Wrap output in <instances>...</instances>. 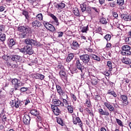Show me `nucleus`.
Listing matches in <instances>:
<instances>
[{
	"label": "nucleus",
	"instance_id": "obj_1",
	"mask_svg": "<svg viewBox=\"0 0 131 131\" xmlns=\"http://www.w3.org/2000/svg\"><path fill=\"white\" fill-rule=\"evenodd\" d=\"M18 31L22 32L19 34L20 38H26L25 40V43L27 46H34L35 47H40V43L36 40L29 38L31 34V28L27 26H20L18 28Z\"/></svg>",
	"mask_w": 131,
	"mask_h": 131
},
{
	"label": "nucleus",
	"instance_id": "obj_2",
	"mask_svg": "<svg viewBox=\"0 0 131 131\" xmlns=\"http://www.w3.org/2000/svg\"><path fill=\"white\" fill-rule=\"evenodd\" d=\"M11 83L13 85L14 91H20V93H25L28 88L22 87L24 85V83L21 82L20 80L17 78L11 79Z\"/></svg>",
	"mask_w": 131,
	"mask_h": 131
},
{
	"label": "nucleus",
	"instance_id": "obj_3",
	"mask_svg": "<svg viewBox=\"0 0 131 131\" xmlns=\"http://www.w3.org/2000/svg\"><path fill=\"white\" fill-rule=\"evenodd\" d=\"M80 60L85 64L88 66H92L93 62L91 60V57L88 54H84L79 56Z\"/></svg>",
	"mask_w": 131,
	"mask_h": 131
},
{
	"label": "nucleus",
	"instance_id": "obj_4",
	"mask_svg": "<svg viewBox=\"0 0 131 131\" xmlns=\"http://www.w3.org/2000/svg\"><path fill=\"white\" fill-rule=\"evenodd\" d=\"M121 49L122 52L121 54L123 56H130L131 51L130 47L128 45H123Z\"/></svg>",
	"mask_w": 131,
	"mask_h": 131
},
{
	"label": "nucleus",
	"instance_id": "obj_5",
	"mask_svg": "<svg viewBox=\"0 0 131 131\" xmlns=\"http://www.w3.org/2000/svg\"><path fill=\"white\" fill-rule=\"evenodd\" d=\"M30 113L31 114V115L35 116L36 117V120H37L38 122H40V123H41V115L39 113V111L36 110H31L30 111Z\"/></svg>",
	"mask_w": 131,
	"mask_h": 131
},
{
	"label": "nucleus",
	"instance_id": "obj_6",
	"mask_svg": "<svg viewBox=\"0 0 131 131\" xmlns=\"http://www.w3.org/2000/svg\"><path fill=\"white\" fill-rule=\"evenodd\" d=\"M75 66H76V68H77L78 70L80 71V72H81V77H82V76H84V73L83 72L84 69L82 68V67H83L82 66V64H81V63H80V60L79 59V58H76Z\"/></svg>",
	"mask_w": 131,
	"mask_h": 131
},
{
	"label": "nucleus",
	"instance_id": "obj_7",
	"mask_svg": "<svg viewBox=\"0 0 131 131\" xmlns=\"http://www.w3.org/2000/svg\"><path fill=\"white\" fill-rule=\"evenodd\" d=\"M43 24L48 30H49V31H51V32H54V31H56V29L54 27V26H52V24H50L49 23V22H47L46 21H44L43 22Z\"/></svg>",
	"mask_w": 131,
	"mask_h": 131
},
{
	"label": "nucleus",
	"instance_id": "obj_8",
	"mask_svg": "<svg viewBox=\"0 0 131 131\" xmlns=\"http://www.w3.org/2000/svg\"><path fill=\"white\" fill-rule=\"evenodd\" d=\"M11 107H15L16 108H21V101L19 99H14L10 101Z\"/></svg>",
	"mask_w": 131,
	"mask_h": 131
},
{
	"label": "nucleus",
	"instance_id": "obj_9",
	"mask_svg": "<svg viewBox=\"0 0 131 131\" xmlns=\"http://www.w3.org/2000/svg\"><path fill=\"white\" fill-rule=\"evenodd\" d=\"M73 121L74 124H77V123H78V125L80 126V127H81L82 130H83V128L82 127L83 124L82 123V121H81V120H80L79 117L73 118Z\"/></svg>",
	"mask_w": 131,
	"mask_h": 131
},
{
	"label": "nucleus",
	"instance_id": "obj_10",
	"mask_svg": "<svg viewBox=\"0 0 131 131\" xmlns=\"http://www.w3.org/2000/svg\"><path fill=\"white\" fill-rule=\"evenodd\" d=\"M10 59L12 61L16 62H21L22 61V57L19 55H12L11 56Z\"/></svg>",
	"mask_w": 131,
	"mask_h": 131
},
{
	"label": "nucleus",
	"instance_id": "obj_11",
	"mask_svg": "<svg viewBox=\"0 0 131 131\" xmlns=\"http://www.w3.org/2000/svg\"><path fill=\"white\" fill-rule=\"evenodd\" d=\"M34 51L32 50V46L27 45L26 46V54L28 55H32Z\"/></svg>",
	"mask_w": 131,
	"mask_h": 131
},
{
	"label": "nucleus",
	"instance_id": "obj_12",
	"mask_svg": "<svg viewBox=\"0 0 131 131\" xmlns=\"http://www.w3.org/2000/svg\"><path fill=\"white\" fill-rule=\"evenodd\" d=\"M120 100L124 104V105H125V106L128 105V101H127V96H126V95H121Z\"/></svg>",
	"mask_w": 131,
	"mask_h": 131
},
{
	"label": "nucleus",
	"instance_id": "obj_13",
	"mask_svg": "<svg viewBox=\"0 0 131 131\" xmlns=\"http://www.w3.org/2000/svg\"><path fill=\"white\" fill-rule=\"evenodd\" d=\"M53 104L52 106H55V107H58L59 106H61V107H63L64 106V103L63 102H61L60 100L58 99H54L53 101Z\"/></svg>",
	"mask_w": 131,
	"mask_h": 131
},
{
	"label": "nucleus",
	"instance_id": "obj_14",
	"mask_svg": "<svg viewBox=\"0 0 131 131\" xmlns=\"http://www.w3.org/2000/svg\"><path fill=\"white\" fill-rule=\"evenodd\" d=\"M31 120V119H30V116L29 115H25L23 118V122L24 124L28 125L30 123Z\"/></svg>",
	"mask_w": 131,
	"mask_h": 131
},
{
	"label": "nucleus",
	"instance_id": "obj_15",
	"mask_svg": "<svg viewBox=\"0 0 131 131\" xmlns=\"http://www.w3.org/2000/svg\"><path fill=\"white\" fill-rule=\"evenodd\" d=\"M32 26L33 28H38L41 26V23L38 20H34L32 23Z\"/></svg>",
	"mask_w": 131,
	"mask_h": 131
},
{
	"label": "nucleus",
	"instance_id": "obj_16",
	"mask_svg": "<svg viewBox=\"0 0 131 131\" xmlns=\"http://www.w3.org/2000/svg\"><path fill=\"white\" fill-rule=\"evenodd\" d=\"M51 108L52 109V111L54 112L55 115L58 116L60 113H61V111H60L58 106L52 105Z\"/></svg>",
	"mask_w": 131,
	"mask_h": 131
},
{
	"label": "nucleus",
	"instance_id": "obj_17",
	"mask_svg": "<svg viewBox=\"0 0 131 131\" xmlns=\"http://www.w3.org/2000/svg\"><path fill=\"white\" fill-rule=\"evenodd\" d=\"M98 112L100 116L105 115V116H109V115H110V114L108 111L103 110L102 108L98 109Z\"/></svg>",
	"mask_w": 131,
	"mask_h": 131
},
{
	"label": "nucleus",
	"instance_id": "obj_18",
	"mask_svg": "<svg viewBox=\"0 0 131 131\" xmlns=\"http://www.w3.org/2000/svg\"><path fill=\"white\" fill-rule=\"evenodd\" d=\"M12 62H13V60H12L10 61L7 60L6 62L7 66L10 68H17V67H18V64H13Z\"/></svg>",
	"mask_w": 131,
	"mask_h": 131
},
{
	"label": "nucleus",
	"instance_id": "obj_19",
	"mask_svg": "<svg viewBox=\"0 0 131 131\" xmlns=\"http://www.w3.org/2000/svg\"><path fill=\"white\" fill-rule=\"evenodd\" d=\"M71 46V49H72V50H76L79 49V44H78V42L76 41H73Z\"/></svg>",
	"mask_w": 131,
	"mask_h": 131
},
{
	"label": "nucleus",
	"instance_id": "obj_20",
	"mask_svg": "<svg viewBox=\"0 0 131 131\" xmlns=\"http://www.w3.org/2000/svg\"><path fill=\"white\" fill-rule=\"evenodd\" d=\"M8 45L9 48H12V47H13V46H15V45H16V40L13 38L9 39Z\"/></svg>",
	"mask_w": 131,
	"mask_h": 131
},
{
	"label": "nucleus",
	"instance_id": "obj_21",
	"mask_svg": "<svg viewBox=\"0 0 131 131\" xmlns=\"http://www.w3.org/2000/svg\"><path fill=\"white\" fill-rule=\"evenodd\" d=\"M56 88L57 92L59 95L62 94L63 92H64V90H63V88L61 87L60 85L56 84Z\"/></svg>",
	"mask_w": 131,
	"mask_h": 131
},
{
	"label": "nucleus",
	"instance_id": "obj_22",
	"mask_svg": "<svg viewBox=\"0 0 131 131\" xmlns=\"http://www.w3.org/2000/svg\"><path fill=\"white\" fill-rule=\"evenodd\" d=\"M74 58V54L73 53H70L68 55L66 58V61L68 63L71 62V60Z\"/></svg>",
	"mask_w": 131,
	"mask_h": 131
},
{
	"label": "nucleus",
	"instance_id": "obj_23",
	"mask_svg": "<svg viewBox=\"0 0 131 131\" xmlns=\"http://www.w3.org/2000/svg\"><path fill=\"white\" fill-rule=\"evenodd\" d=\"M56 8L59 10H62V9H64V8H65V4L63 3L57 4L56 5Z\"/></svg>",
	"mask_w": 131,
	"mask_h": 131
},
{
	"label": "nucleus",
	"instance_id": "obj_24",
	"mask_svg": "<svg viewBox=\"0 0 131 131\" xmlns=\"http://www.w3.org/2000/svg\"><path fill=\"white\" fill-rule=\"evenodd\" d=\"M107 94V95H111V96H113L114 98H116L117 97V95L116 94V93H115V91H114L108 90Z\"/></svg>",
	"mask_w": 131,
	"mask_h": 131
},
{
	"label": "nucleus",
	"instance_id": "obj_25",
	"mask_svg": "<svg viewBox=\"0 0 131 131\" xmlns=\"http://www.w3.org/2000/svg\"><path fill=\"white\" fill-rule=\"evenodd\" d=\"M48 16H50V17H51V18H52V19L55 21V23L59 22L58 18L54 14L52 13H48Z\"/></svg>",
	"mask_w": 131,
	"mask_h": 131
},
{
	"label": "nucleus",
	"instance_id": "obj_26",
	"mask_svg": "<svg viewBox=\"0 0 131 131\" xmlns=\"http://www.w3.org/2000/svg\"><path fill=\"white\" fill-rule=\"evenodd\" d=\"M122 61L123 62V63H124V64H129L131 63L130 59L126 58H123V59H122Z\"/></svg>",
	"mask_w": 131,
	"mask_h": 131
},
{
	"label": "nucleus",
	"instance_id": "obj_27",
	"mask_svg": "<svg viewBox=\"0 0 131 131\" xmlns=\"http://www.w3.org/2000/svg\"><path fill=\"white\" fill-rule=\"evenodd\" d=\"M73 12L75 16H77L78 17H79V16H80V13H79V10H78V8H75Z\"/></svg>",
	"mask_w": 131,
	"mask_h": 131
},
{
	"label": "nucleus",
	"instance_id": "obj_28",
	"mask_svg": "<svg viewBox=\"0 0 131 131\" xmlns=\"http://www.w3.org/2000/svg\"><path fill=\"white\" fill-rule=\"evenodd\" d=\"M22 14L25 16L26 19H27V20H28L29 19V14L28 13V11H23L22 12Z\"/></svg>",
	"mask_w": 131,
	"mask_h": 131
},
{
	"label": "nucleus",
	"instance_id": "obj_29",
	"mask_svg": "<svg viewBox=\"0 0 131 131\" xmlns=\"http://www.w3.org/2000/svg\"><path fill=\"white\" fill-rule=\"evenodd\" d=\"M80 8L82 13L85 12V10H86V5H85V3H83L82 5H81Z\"/></svg>",
	"mask_w": 131,
	"mask_h": 131
},
{
	"label": "nucleus",
	"instance_id": "obj_30",
	"mask_svg": "<svg viewBox=\"0 0 131 131\" xmlns=\"http://www.w3.org/2000/svg\"><path fill=\"white\" fill-rule=\"evenodd\" d=\"M107 66L108 67V71H112V69H113L112 67V62L108 61Z\"/></svg>",
	"mask_w": 131,
	"mask_h": 131
},
{
	"label": "nucleus",
	"instance_id": "obj_31",
	"mask_svg": "<svg viewBox=\"0 0 131 131\" xmlns=\"http://www.w3.org/2000/svg\"><path fill=\"white\" fill-rule=\"evenodd\" d=\"M92 59H93V60H95L96 61H101V58L99 56L95 54H93L92 55Z\"/></svg>",
	"mask_w": 131,
	"mask_h": 131
},
{
	"label": "nucleus",
	"instance_id": "obj_32",
	"mask_svg": "<svg viewBox=\"0 0 131 131\" xmlns=\"http://www.w3.org/2000/svg\"><path fill=\"white\" fill-rule=\"evenodd\" d=\"M0 40L1 41H5V40H6V34H1L0 33Z\"/></svg>",
	"mask_w": 131,
	"mask_h": 131
},
{
	"label": "nucleus",
	"instance_id": "obj_33",
	"mask_svg": "<svg viewBox=\"0 0 131 131\" xmlns=\"http://www.w3.org/2000/svg\"><path fill=\"white\" fill-rule=\"evenodd\" d=\"M59 75L60 77L64 78V77H66V73L64 71H60L59 72Z\"/></svg>",
	"mask_w": 131,
	"mask_h": 131
},
{
	"label": "nucleus",
	"instance_id": "obj_34",
	"mask_svg": "<svg viewBox=\"0 0 131 131\" xmlns=\"http://www.w3.org/2000/svg\"><path fill=\"white\" fill-rule=\"evenodd\" d=\"M57 123H58V124H60V125H62L63 126V125H64V124L63 123V120H62V119H61V118H58L57 120Z\"/></svg>",
	"mask_w": 131,
	"mask_h": 131
},
{
	"label": "nucleus",
	"instance_id": "obj_35",
	"mask_svg": "<svg viewBox=\"0 0 131 131\" xmlns=\"http://www.w3.org/2000/svg\"><path fill=\"white\" fill-rule=\"evenodd\" d=\"M104 38H105L107 41H109V40L111 39V35L107 34L104 36Z\"/></svg>",
	"mask_w": 131,
	"mask_h": 131
},
{
	"label": "nucleus",
	"instance_id": "obj_36",
	"mask_svg": "<svg viewBox=\"0 0 131 131\" xmlns=\"http://www.w3.org/2000/svg\"><path fill=\"white\" fill-rule=\"evenodd\" d=\"M59 96H60V97H63L64 99H68V96L66 94L64 91H63L62 93L59 94Z\"/></svg>",
	"mask_w": 131,
	"mask_h": 131
},
{
	"label": "nucleus",
	"instance_id": "obj_37",
	"mask_svg": "<svg viewBox=\"0 0 131 131\" xmlns=\"http://www.w3.org/2000/svg\"><path fill=\"white\" fill-rule=\"evenodd\" d=\"M117 4L119 5V6H122L124 5V0H117Z\"/></svg>",
	"mask_w": 131,
	"mask_h": 131
},
{
	"label": "nucleus",
	"instance_id": "obj_38",
	"mask_svg": "<svg viewBox=\"0 0 131 131\" xmlns=\"http://www.w3.org/2000/svg\"><path fill=\"white\" fill-rule=\"evenodd\" d=\"M68 110L70 113H73V107L72 105L68 106Z\"/></svg>",
	"mask_w": 131,
	"mask_h": 131
},
{
	"label": "nucleus",
	"instance_id": "obj_39",
	"mask_svg": "<svg viewBox=\"0 0 131 131\" xmlns=\"http://www.w3.org/2000/svg\"><path fill=\"white\" fill-rule=\"evenodd\" d=\"M36 19H38L40 21H41L42 20V14L39 13L37 14L36 16Z\"/></svg>",
	"mask_w": 131,
	"mask_h": 131
},
{
	"label": "nucleus",
	"instance_id": "obj_40",
	"mask_svg": "<svg viewBox=\"0 0 131 131\" xmlns=\"http://www.w3.org/2000/svg\"><path fill=\"white\" fill-rule=\"evenodd\" d=\"M91 83L93 85H96L98 84V80H97L96 79H92L91 80Z\"/></svg>",
	"mask_w": 131,
	"mask_h": 131
},
{
	"label": "nucleus",
	"instance_id": "obj_41",
	"mask_svg": "<svg viewBox=\"0 0 131 131\" xmlns=\"http://www.w3.org/2000/svg\"><path fill=\"white\" fill-rule=\"evenodd\" d=\"M38 79H39L40 80H43V79H45V75L39 74L38 76Z\"/></svg>",
	"mask_w": 131,
	"mask_h": 131
},
{
	"label": "nucleus",
	"instance_id": "obj_42",
	"mask_svg": "<svg viewBox=\"0 0 131 131\" xmlns=\"http://www.w3.org/2000/svg\"><path fill=\"white\" fill-rule=\"evenodd\" d=\"M78 72H80V71H79L78 69L76 67L73 69L72 73H78Z\"/></svg>",
	"mask_w": 131,
	"mask_h": 131
},
{
	"label": "nucleus",
	"instance_id": "obj_43",
	"mask_svg": "<svg viewBox=\"0 0 131 131\" xmlns=\"http://www.w3.org/2000/svg\"><path fill=\"white\" fill-rule=\"evenodd\" d=\"M116 122L118 123V125H120V126H123V124H122V121L120 120V119H118L117 118L116 119Z\"/></svg>",
	"mask_w": 131,
	"mask_h": 131
},
{
	"label": "nucleus",
	"instance_id": "obj_44",
	"mask_svg": "<svg viewBox=\"0 0 131 131\" xmlns=\"http://www.w3.org/2000/svg\"><path fill=\"white\" fill-rule=\"evenodd\" d=\"M100 23H102V24H107V20H106V18L103 17L100 19Z\"/></svg>",
	"mask_w": 131,
	"mask_h": 131
},
{
	"label": "nucleus",
	"instance_id": "obj_45",
	"mask_svg": "<svg viewBox=\"0 0 131 131\" xmlns=\"http://www.w3.org/2000/svg\"><path fill=\"white\" fill-rule=\"evenodd\" d=\"M9 58L10 59H11V57H10V56H8V55H4L2 57V58L3 59V60H5L6 61H8Z\"/></svg>",
	"mask_w": 131,
	"mask_h": 131
},
{
	"label": "nucleus",
	"instance_id": "obj_46",
	"mask_svg": "<svg viewBox=\"0 0 131 131\" xmlns=\"http://www.w3.org/2000/svg\"><path fill=\"white\" fill-rule=\"evenodd\" d=\"M56 33H57V37H62L64 34L63 32H56Z\"/></svg>",
	"mask_w": 131,
	"mask_h": 131
},
{
	"label": "nucleus",
	"instance_id": "obj_47",
	"mask_svg": "<svg viewBox=\"0 0 131 131\" xmlns=\"http://www.w3.org/2000/svg\"><path fill=\"white\" fill-rule=\"evenodd\" d=\"M88 26L86 27H83L81 28V32H82L83 33L84 32H86V31H88Z\"/></svg>",
	"mask_w": 131,
	"mask_h": 131
},
{
	"label": "nucleus",
	"instance_id": "obj_48",
	"mask_svg": "<svg viewBox=\"0 0 131 131\" xmlns=\"http://www.w3.org/2000/svg\"><path fill=\"white\" fill-rule=\"evenodd\" d=\"M130 20H131V16L126 15V16L125 18V21H130Z\"/></svg>",
	"mask_w": 131,
	"mask_h": 131
},
{
	"label": "nucleus",
	"instance_id": "obj_49",
	"mask_svg": "<svg viewBox=\"0 0 131 131\" xmlns=\"http://www.w3.org/2000/svg\"><path fill=\"white\" fill-rule=\"evenodd\" d=\"M108 110H109L110 111H114L115 108L114 107H113V106H112V105L111 104L110 106H109L108 107H107Z\"/></svg>",
	"mask_w": 131,
	"mask_h": 131
},
{
	"label": "nucleus",
	"instance_id": "obj_50",
	"mask_svg": "<svg viewBox=\"0 0 131 131\" xmlns=\"http://www.w3.org/2000/svg\"><path fill=\"white\" fill-rule=\"evenodd\" d=\"M19 52H20V53H26V47L20 49L19 50Z\"/></svg>",
	"mask_w": 131,
	"mask_h": 131
},
{
	"label": "nucleus",
	"instance_id": "obj_51",
	"mask_svg": "<svg viewBox=\"0 0 131 131\" xmlns=\"http://www.w3.org/2000/svg\"><path fill=\"white\" fill-rule=\"evenodd\" d=\"M116 4H117V3L116 2H113V3H110V6L112 8H114V7H115V6H116Z\"/></svg>",
	"mask_w": 131,
	"mask_h": 131
},
{
	"label": "nucleus",
	"instance_id": "obj_52",
	"mask_svg": "<svg viewBox=\"0 0 131 131\" xmlns=\"http://www.w3.org/2000/svg\"><path fill=\"white\" fill-rule=\"evenodd\" d=\"M103 74L105 75V76H109L110 75V71L108 72L107 71L104 72Z\"/></svg>",
	"mask_w": 131,
	"mask_h": 131
},
{
	"label": "nucleus",
	"instance_id": "obj_53",
	"mask_svg": "<svg viewBox=\"0 0 131 131\" xmlns=\"http://www.w3.org/2000/svg\"><path fill=\"white\" fill-rule=\"evenodd\" d=\"M104 105L106 107V108H108L109 106H110L111 104H110V102H104Z\"/></svg>",
	"mask_w": 131,
	"mask_h": 131
},
{
	"label": "nucleus",
	"instance_id": "obj_54",
	"mask_svg": "<svg viewBox=\"0 0 131 131\" xmlns=\"http://www.w3.org/2000/svg\"><path fill=\"white\" fill-rule=\"evenodd\" d=\"M38 74H39V73L34 74L33 75L34 78H35L36 79H38Z\"/></svg>",
	"mask_w": 131,
	"mask_h": 131
},
{
	"label": "nucleus",
	"instance_id": "obj_55",
	"mask_svg": "<svg viewBox=\"0 0 131 131\" xmlns=\"http://www.w3.org/2000/svg\"><path fill=\"white\" fill-rule=\"evenodd\" d=\"M113 16L114 17V18H116V19H117L118 18V14L116 12H114L113 13Z\"/></svg>",
	"mask_w": 131,
	"mask_h": 131
},
{
	"label": "nucleus",
	"instance_id": "obj_56",
	"mask_svg": "<svg viewBox=\"0 0 131 131\" xmlns=\"http://www.w3.org/2000/svg\"><path fill=\"white\" fill-rule=\"evenodd\" d=\"M86 104H87L88 107H90L91 106V101L86 100Z\"/></svg>",
	"mask_w": 131,
	"mask_h": 131
},
{
	"label": "nucleus",
	"instance_id": "obj_57",
	"mask_svg": "<svg viewBox=\"0 0 131 131\" xmlns=\"http://www.w3.org/2000/svg\"><path fill=\"white\" fill-rule=\"evenodd\" d=\"M71 97L73 99L74 101H76L77 100V98H76V96L74 94H71Z\"/></svg>",
	"mask_w": 131,
	"mask_h": 131
},
{
	"label": "nucleus",
	"instance_id": "obj_58",
	"mask_svg": "<svg viewBox=\"0 0 131 131\" xmlns=\"http://www.w3.org/2000/svg\"><path fill=\"white\" fill-rule=\"evenodd\" d=\"M95 100H100L101 97H100V95H97L95 96Z\"/></svg>",
	"mask_w": 131,
	"mask_h": 131
},
{
	"label": "nucleus",
	"instance_id": "obj_59",
	"mask_svg": "<svg viewBox=\"0 0 131 131\" xmlns=\"http://www.w3.org/2000/svg\"><path fill=\"white\" fill-rule=\"evenodd\" d=\"M5 9H6V8L3 6H0V12H4V11H5Z\"/></svg>",
	"mask_w": 131,
	"mask_h": 131
},
{
	"label": "nucleus",
	"instance_id": "obj_60",
	"mask_svg": "<svg viewBox=\"0 0 131 131\" xmlns=\"http://www.w3.org/2000/svg\"><path fill=\"white\" fill-rule=\"evenodd\" d=\"M63 102L64 103L65 105H69V103H68V101L65 99H63Z\"/></svg>",
	"mask_w": 131,
	"mask_h": 131
},
{
	"label": "nucleus",
	"instance_id": "obj_61",
	"mask_svg": "<svg viewBox=\"0 0 131 131\" xmlns=\"http://www.w3.org/2000/svg\"><path fill=\"white\" fill-rule=\"evenodd\" d=\"M99 2L100 5H103L105 4V0H99Z\"/></svg>",
	"mask_w": 131,
	"mask_h": 131
},
{
	"label": "nucleus",
	"instance_id": "obj_62",
	"mask_svg": "<svg viewBox=\"0 0 131 131\" xmlns=\"http://www.w3.org/2000/svg\"><path fill=\"white\" fill-rule=\"evenodd\" d=\"M126 16V14H121V18L122 19H124V20H125V17Z\"/></svg>",
	"mask_w": 131,
	"mask_h": 131
},
{
	"label": "nucleus",
	"instance_id": "obj_63",
	"mask_svg": "<svg viewBox=\"0 0 131 131\" xmlns=\"http://www.w3.org/2000/svg\"><path fill=\"white\" fill-rule=\"evenodd\" d=\"M112 45L111 43H108L106 44V48H111Z\"/></svg>",
	"mask_w": 131,
	"mask_h": 131
},
{
	"label": "nucleus",
	"instance_id": "obj_64",
	"mask_svg": "<svg viewBox=\"0 0 131 131\" xmlns=\"http://www.w3.org/2000/svg\"><path fill=\"white\" fill-rule=\"evenodd\" d=\"M127 41L129 45H131V37L128 38Z\"/></svg>",
	"mask_w": 131,
	"mask_h": 131
}]
</instances>
